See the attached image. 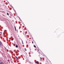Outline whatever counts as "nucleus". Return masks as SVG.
Returning a JSON list of instances; mask_svg holds the SVG:
<instances>
[{
    "instance_id": "obj_4",
    "label": "nucleus",
    "mask_w": 64,
    "mask_h": 64,
    "mask_svg": "<svg viewBox=\"0 0 64 64\" xmlns=\"http://www.w3.org/2000/svg\"><path fill=\"white\" fill-rule=\"evenodd\" d=\"M34 47L35 48H36V46H35V45H34Z\"/></svg>"
},
{
    "instance_id": "obj_6",
    "label": "nucleus",
    "mask_w": 64,
    "mask_h": 64,
    "mask_svg": "<svg viewBox=\"0 0 64 64\" xmlns=\"http://www.w3.org/2000/svg\"><path fill=\"white\" fill-rule=\"evenodd\" d=\"M14 27H15V30L16 31V27H15V26H14Z\"/></svg>"
},
{
    "instance_id": "obj_11",
    "label": "nucleus",
    "mask_w": 64,
    "mask_h": 64,
    "mask_svg": "<svg viewBox=\"0 0 64 64\" xmlns=\"http://www.w3.org/2000/svg\"><path fill=\"white\" fill-rule=\"evenodd\" d=\"M14 46H16L15 44H14Z\"/></svg>"
},
{
    "instance_id": "obj_8",
    "label": "nucleus",
    "mask_w": 64,
    "mask_h": 64,
    "mask_svg": "<svg viewBox=\"0 0 64 64\" xmlns=\"http://www.w3.org/2000/svg\"><path fill=\"white\" fill-rule=\"evenodd\" d=\"M40 59L41 60L42 59V58L40 57Z\"/></svg>"
},
{
    "instance_id": "obj_12",
    "label": "nucleus",
    "mask_w": 64,
    "mask_h": 64,
    "mask_svg": "<svg viewBox=\"0 0 64 64\" xmlns=\"http://www.w3.org/2000/svg\"><path fill=\"white\" fill-rule=\"evenodd\" d=\"M32 44H33V42H32Z\"/></svg>"
},
{
    "instance_id": "obj_1",
    "label": "nucleus",
    "mask_w": 64,
    "mask_h": 64,
    "mask_svg": "<svg viewBox=\"0 0 64 64\" xmlns=\"http://www.w3.org/2000/svg\"><path fill=\"white\" fill-rule=\"evenodd\" d=\"M2 42L0 41V47H1V46H2Z\"/></svg>"
},
{
    "instance_id": "obj_16",
    "label": "nucleus",
    "mask_w": 64,
    "mask_h": 64,
    "mask_svg": "<svg viewBox=\"0 0 64 64\" xmlns=\"http://www.w3.org/2000/svg\"><path fill=\"white\" fill-rule=\"evenodd\" d=\"M38 50V51H39V50Z\"/></svg>"
},
{
    "instance_id": "obj_3",
    "label": "nucleus",
    "mask_w": 64,
    "mask_h": 64,
    "mask_svg": "<svg viewBox=\"0 0 64 64\" xmlns=\"http://www.w3.org/2000/svg\"><path fill=\"white\" fill-rule=\"evenodd\" d=\"M16 48H18V46L17 45H16Z\"/></svg>"
},
{
    "instance_id": "obj_15",
    "label": "nucleus",
    "mask_w": 64,
    "mask_h": 64,
    "mask_svg": "<svg viewBox=\"0 0 64 64\" xmlns=\"http://www.w3.org/2000/svg\"><path fill=\"white\" fill-rule=\"evenodd\" d=\"M15 57H16V58H17V56H15Z\"/></svg>"
},
{
    "instance_id": "obj_5",
    "label": "nucleus",
    "mask_w": 64,
    "mask_h": 64,
    "mask_svg": "<svg viewBox=\"0 0 64 64\" xmlns=\"http://www.w3.org/2000/svg\"><path fill=\"white\" fill-rule=\"evenodd\" d=\"M24 50H25V51H27V50H26V48H25Z\"/></svg>"
},
{
    "instance_id": "obj_13",
    "label": "nucleus",
    "mask_w": 64,
    "mask_h": 64,
    "mask_svg": "<svg viewBox=\"0 0 64 64\" xmlns=\"http://www.w3.org/2000/svg\"><path fill=\"white\" fill-rule=\"evenodd\" d=\"M16 58L18 60V58Z\"/></svg>"
},
{
    "instance_id": "obj_2",
    "label": "nucleus",
    "mask_w": 64,
    "mask_h": 64,
    "mask_svg": "<svg viewBox=\"0 0 64 64\" xmlns=\"http://www.w3.org/2000/svg\"><path fill=\"white\" fill-rule=\"evenodd\" d=\"M36 63H39V62H38V61H36Z\"/></svg>"
},
{
    "instance_id": "obj_9",
    "label": "nucleus",
    "mask_w": 64,
    "mask_h": 64,
    "mask_svg": "<svg viewBox=\"0 0 64 64\" xmlns=\"http://www.w3.org/2000/svg\"><path fill=\"white\" fill-rule=\"evenodd\" d=\"M22 43L23 44V40H22Z\"/></svg>"
},
{
    "instance_id": "obj_7",
    "label": "nucleus",
    "mask_w": 64,
    "mask_h": 64,
    "mask_svg": "<svg viewBox=\"0 0 64 64\" xmlns=\"http://www.w3.org/2000/svg\"><path fill=\"white\" fill-rule=\"evenodd\" d=\"M7 13V15H8L9 16V14L8 13Z\"/></svg>"
},
{
    "instance_id": "obj_14",
    "label": "nucleus",
    "mask_w": 64,
    "mask_h": 64,
    "mask_svg": "<svg viewBox=\"0 0 64 64\" xmlns=\"http://www.w3.org/2000/svg\"><path fill=\"white\" fill-rule=\"evenodd\" d=\"M0 33H1V34H2V32H0Z\"/></svg>"
},
{
    "instance_id": "obj_10",
    "label": "nucleus",
    "mask_w": 64,
    "mask_h": 64,
    "mask_svg": "<svg viewBox=\"0 0 64 64\" xmlns=\"http://www.w3.org/2000/svg\"><path fill=\"white\" fill-rule=\"evenodd\" d=\"M11 40H12V41H13V39H12Z\"/></svg>"
}]
</instances>
